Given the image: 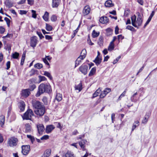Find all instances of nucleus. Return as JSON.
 <instances>
[{
	"label": "nucleus",
	"mask_w": 157,
	"mask_h": 157,
	"mask_svg": "<svg viewBox=\"0 0 157 157\" xmlns=\"http://www.w3.org/2000/svg\"><path fill=\"white\" fill-rule=\"evenodd\" d=\"M34 115L32 110L31 109H29L24 114L22 118L24 120H29L33 121L32 119V117Z\"/></svg>",
	"instance_id": "obj_3"
},
{
	"label": "nucleus",
	"mask_w": 157,
	"mask_h": 157,
	"mask_svg": "<svg viewBox=\"0 0 157 157\" xmlns=\"http://www.w3.org/2000/svg\"><path fill=\"white\" fill-rule=\"evenodd\" d=\"M138 16L136 20V17L135 15L132 16L131 17L132 23V25L136 28H138V27L141 25L142 22V16L139 13H138Z\"/></svg>",
	"instance_id": "obj_2"
},
{
	"label": "nucleus",
	"mask_w": 157,
	"mask_h": 157,
	"mask_svg": "<svg viewBox=\"0 0 157 157\" xmlns=\"http://www.w3.org/2000/svg\"><path fill=\"white\" fill-rule=\"evenodd\" d=\"M32 102V105L33 108L35 109L41 108L44 107V106L42 105V103L39 101L33 100Z\"/></svg>",
	"instance_id": "obj_4"
},
{
	"label": "nucleus",
	"mask_w": 157,
	"mask_h": 157,
	"mask_svg": "<svg viewBox=\"0 0 157 157\" xmlns=\"http://www.w3.org/2000/svg\"><path fill=\"white\" fill-rule=\"evenodd\" d=\"M5 31V29L2 27H0V33H3Z\"/></svg>",
	"instance_id": "obj_59"
},
{
	"label": "nucleus",
	"mask_w": 157,
	"mask_h": 157,
	"mask_svg": "<svg viewBox=\"0 0 157 157\" xmlns=\"http://www.w3.org/2000/svg\"><path fill=\"white\" fill-rule=\"evenodd\" d=\"M86 141L85 140H82L79 142V144L82 149L83 150H85L84 148V144H86Z\"/></svg>",
	"instance_id": "obj_22"
},
{
	"label": "nucleus",
	"mask_w": 157,
	"mask_h": 157,
	"mask_svg": "<svg viewBox=\"0 0 157 157\" xmlns=\"http://www.w3.org/2000/svg\"><path fill=\"white\" fill-rule=\"evenodd\" d=\"M61 0H52V7L53 8H56L58 7Z\"/></svg>",
	"instance_id": "obj_16"
},
{
	"label": "nucleus",
	"mask_w": 157,
	"mask_h": 157,
	"mask_svg": "<svg viewBox=\"0 0 157 157\" xmlns=\"http://www.w3.org/2000/svg\"><path fill=\"white\" fill-rule=\"evenodd\" d=\"M111 90L110 88H107L105 89L102 92L100 95V98H104L108 93L111 91Z\"/></svg>",
	"instance_id": "obj_11"
},
{
	"label": "nucleus",
	"mask_w": 157,
	"mask_h": 157,
	"mask_svg": "<svg viewBox=\"0 0 157 157\" xmlns=\"http://www.w3.org/2000/svg\"><path fill=\"white\" fill-rule=\"evenodd\" d=\"M18 140L17 138L12 137L10 138V147L16 146L17 144Z\"/></svg>",
	"instance_id": "obj_14"
},
{
	"label": "nucleus",
	"mask_w": 157,
	"mask_h": 157,
	"mask_svg": "<svg viewBox=\"0 0 157 157\" xmlns=\"http://www.w3.org/2000/svg\"><path fill=\"white\" fill-rule=\"evenodd\" d=\"M26 0H21L19 2H18L19 4H22L24 3L25 1Z\"/></svg>",
	"instance_id": "obj_64"
},
{
	"label": "nucleus",
	"mask_w": 157,
	"mask_h": 157,
	"mask_svg": "<svg viewBox=\"0 0 157 157\" xmlns=\"http://www.w3.org/2000/svg\"><path fill=\"white\" fill-rule=\"evenodd\" d=\"M36 87V86L34 84L30 85L29 86V89L30 91L33 90Z\"/></svg>",
	"instance_id": "obj_49"
},
{
	"label": "nucleus",
	"mask_w": 157,
	"mask_h": 157,
	"mask_svg": "<svg viewBox=\"0 0 157 157\" xmlns=\"http://www.w3.org/2000/svg\"><path fill=\"white\" fill-rule=\"evenodd\" d=\"M55 128V127L53 125H47L46 128V132L47 133H50Z\"/></svg>",
	"instance_id": "obj_15"
},
{
	"label": "nucleus",
	"mask_w": 157,
	"mask_h": 157,
	"mask_svg": "<svg viewBox=\"0 0 157 157\" xmlns=\"http://www.w3.org/2000/svg\"><path fill=\"white\" fill-rule=\"evenodd\" d=\"M36 33L40 37V39H42L44 37V36H43L42 34L40 32H37Z\"/></svg>",
	"instance_id": "obj_55"
},
{
	"label": "nucleus",
	"mask_w": 157,
	"mask_h": 157,
	"mask_svg": "<svg viewBox=\"0 0 157 157\" xmlns=\"http://www.w3.org/2000/svg\"><path fill=\"white\" fill-rule=\"evenodd\" d=\"M34 67L38 69H40L43 67V65L41 63H37L35 65Z\"/></svg>",
	"instance_id": "obj_40"
},
{
	"label": "nucleus",
	"mask_w": 157,
	"mask_h": 157,
	"mask_svg": "<svg viewBox=\"0 0 157 157\" xmlns=\"http://www.w3.org/2000/svg\"><path fill=\"white\" fill-rule=\"evenodd\" d=\"M57 19V17L55 15H53L51 17V20L53 21H55Z\"/></svg>",
	"instance_id": "obj_57"
},
{
	"label": "nucleus",
	"mask_w": 157,
	"mask_h": 157,
	"mask_svg": "<svg viewBox=\"0 0 157 157\" xmlns=\"http://www.w3.org/2000/svg\"><path fill=\"white\" fill-rule=\"evenodd\" d=\"M27 136L28 138L30 139L32 143H33L35 141L34 137L33 136H32L30 135H27Z\"/></svg>",
	"instance_id": "obj_43"
},
{
	"label": "nucleus",
	"mask_w": 157,
	"mask_h": 157,
	"mask_svg": "<svg viewBox=\"0 0 157 157\" xmlns=\"http://www.w3.org/2000/svg\"><path fill=\"white\" fill-rule=\"evenodd\" d=\"M86 55V51L85 49H83L81 53L80 56H81L82 59H84Z\"/></svg>",
	"instance_id": "obj_27"
},
{
	"label": "nucleus",
	"mask_w": 157,
	"mask_h": 157,
	"mask_svg": "<svg viewBox=\"0 0 157 157\" xmlns=\"http://www.w3.org/2000/svg\"><path fill=\"white\" fill-rule=\"evenodd\" d=\"M108 18L106 17H102L100 19V22L102 24L106 23L108 22Z\"/></svg>",
	"instance_id": "obj_18"
},
{
	"label": "nucleus",
	"mask_w": 157,
	"mask_h": 157,
	"mask_svg": "<svg viewBox=\"0 0 157 157\" xmlns=\"http://www.w3.org/2000/svg\"><path fill=\"white\" fill-rule=\"evenodd\" d=\"M101 59L98 57V56L96 57L94 61V62H95L96 64L98 65L101 63Z\"/></svg>",
	"instance_id": "obj_30"
},
{
	"label": "nucleus",
	"mask_w": 157,
	"mask_h": 157,
	"mask_svg": "<svg viewBox=\"0 0 157 157\" xmlns=\"http://www.w3.org/2000/svg\"><path fill=\"white\" fill-rule=\"evenodd\" d=\"M119 28L118 26H116L115 28V33L117 34L119 33Z\"/></svg>",
	"instance_id": "obj_60"
},
{
	"label": "nucleus",
	"mask_w": 157,
	"mask_h": 157,
	"mask_svg": "<svg viewBox=\"0 0 157 157\" xmlns=\"http://www.w3.org/2000/svg\"><path fill=\"white\" fill-rule=\"evenodd\" d=\"M57 128H59L60 129H62L63 128V126L61 125L59 122H56L55 123Z\"/></svg>",
	"instance_id": "obj_48"
},
{
	"label": "nucleus",
	"mask_w": 157,
	"mask_h": 157,
	"mask_svg": "<svg viewBox=\"0 0 157 157\" xmlns=\"http://www.w3.org/2000/svg\"><path fill=\"white\" fill-rule=\"evenodd\" d=\"M39 79V82H40L42 81L46 80V78L44 76H42L41 75H39L38 76Z\"/></svg>",
	"instance_id": "obj_37"
},
{
	"label": "nucleus",
	"mask_w": 157,
	"mask_h": 157,
	"mask_svg": "<svg viewBox=\"0 0 157 157\" xmlns=\"http://www.w3.org/2000/svg\"><path fill=\"white\" fill-rule=\"evenodd\" d=\"M42 101L45 105H47L48 104L47 98L45 97H43L42 99Z\"/></svg>",
	"instance_id": "obj_46"
},
{
	"label": "nucleus",
	"mask_w": 157,
	"mask_h": 157,
	"mask_svg": "<svg viewBox=\"0 0 157 157\" xmlns=\"http://www.w3.org/2000/svg\"><path fill=\"white\" fill-rule=\"evenodd\" d=\"M127 90H125L123 93L120 95L119 97V98L118 99V100H121V98L123 97H124L125 96L126 93V92Z\"/></svg>",
	"instance_id": "obj_41"
},
{
	"label": "nucleus",
	"mask_w": 157,
	"mask_h": 157,
	"mask_svg": "<svg viewBox=\"0 0 157 157\" xmlns=\"http://www.w3.org/2000/svg\"><path fill=\"white\" fill-rule=\"evenodd\" d=\"M149 117V114H146L142 120V123L144 124H146L147 122Z\"/></svg>",
	"instance_id": "obj_23"
},
{
	"label": "nucleus",
	"mask_w": 157,
	"mask_h": 157,
	"mask_svg": "<svg viewBox=\"0 0 157 157\" xmlns=\"http://www.w3.org/2000/svg\"><path fill=\"white\" fill-rule=\"evenodd\" d=\"M96 68L94 67L92 68L90 71L88 75L89 76H91L94 75L96 72Z\"/></svg>",
	"instance_id": "obj_26"
},
{
	"label": "nucleus",
	"mask_w": 157,
	"mask_h": 157,
	"mask_svg": "<svg viewBox=\"0 0 157 157\" xmlns=\"http://www.w3.org/2000/svg\"><path fill=\"white\" fill-rule=\"evenodd\" d=\"M126 28L132 31H134L135 30V29L132 26L130 25H128Z\"/></svg>",
	"instance_id": "obj_52"
},
{
	"label": "nucleus",
	"mask_w": 157,
	"mask_h": 157,
	"mask_svg": "<svg viewBox=\"0 0 157 157\" xmlns=\"http://www.w3.org/2000/svg\"><path fill=\"white\" fill-rule=\"evenodd\" d=\"M124 37L123 36L121 35H119L118 36V38L119 40V41L120 40H122L123 39H124Z\"/></svg>",
	"instance_id": "obj_62"
},
{
	"label": "nucleus",
	"mask_w": 157,
	"mask_h": 157,
	"mask_svg": "<svg viewBox=\"0 0 157 157\" xmlns=\"http://www.w3.org/2000/svg\"><path fill=\"white\" fill-rule=\"evenodd\" d=\"M43 61L44 62V63L47 65L49 66L50 64L49 63L48 61L47 60V59L46 58H43L42 59Z\"/></svg>",
	"instance_id": "obj_53"
},
{
	"label": "nucleus",
	"mask_w": 157,
	"mask_h": 157,
	"mask_svg": "<svg viewBox=\"0 0 157 157\" xmlns=\"http://www.w3.org/2000/svg\"><path fill=\"white\" fill-rule=\"evenodd\" d=\"M46 29L47 31H51L52 30V27L50 25L47 24H46Z\"/></svg>",
	"instance_id": "obj_39"
},
{
	"label": "nucleus",
	"mask_w": 157,
	"mask_h": 157,
	"mask_svg": "<svg viewBox=\"0 0 157 157\" xmlns=\"http://www.w3.org/2000/svg\"><path fill=\"white\" fill-rule=\"evenodd\" d=\"M38 132L40 134H42L44 130V128L43 125L41 124H38L36 125Z\"/></svg>",
	"instance_id": "obj_10"
},
{
	"label": "nucleus",
	"mask_w": 157,
	"mask_h": 157,
	"mask_svg": "<svg viewBox=\"0 0 157 157\" xmlns=\"http://www.w3.org/2000/svg\"><path fill=\"white\" fill-rule=\"evenodd\" d=\"M25 105L24 102L23 101H20L18 103L19 108L21 112L23 111L25 108Z\"/></svg>",
	"instance_id": "obj_12"
},
{
	"label": "nucleus",
	"mask_w": 157,
	"mask_h": 157,
	"mask_svg": "<svg viewBox=\"0 0 157 157\" xmlns=\"http://www.w3.org/2000/svg\"><path fill=\"white\" fill-rule=\"evenodd\" d=\"M30 40V46L34 48L36 46L37 43V38L36 36L33 37L31 38Z\"/></svg>",
	"instance_id": "obj_9"
},
{
	"label": "nucleus",
	"mask_w": 157,
	"mask_h": 157,
	"mask_svg": "<svg viewBox=\"0 0 157 157\" xmlns=\"http://www.w3.org/2000/svg\"><path fill=\"white\" fill-rule=\"evenodd\" d=\"M115 114L114 113H113L111 115V119L112 121V122L113 123V121L115 119Z\"/></svg>",
	"instance_id": "obj_61"
},
{
	"label": "nucleus",
	"mask_w": 157,
	"mask_h": 157,
	"mask_svg": "<svg viewBox=\"0 0 157 157\" xmlns=\"http://www.w3.org/2000/svg\"><path fill=\"white\" fill-rule=\"evenodd\" d=\"M91 8L89 5L85 6L83 9L82 13L83 16H86L90 12Z\"/></svg>",
	"instance_id": "obj_8"
},
{
	"label": "nucleus",
	"mask_w": 157,
	"mask_h": 157,
	"mask_svg": "<svg viewBox=\"0 0 157 157\" xmlns=\"http://www.w3.org/2000/svg\"><path fill=\"white\" fill-rule=\"evenodd\" d=\"M114 48V45L113 43H110L108 48V50L109 51H112Z\"/></svg>",
	"instance_id": "obj_33"
},
{
	"label": "nucleus",
	"mask_w": 157,
	"mask_h": 157,
	"mask_svg": "<svg viewBox=\"0 0 157 157\" xmlns=\"http://www.w3.org/2000/svg\"><path fill=\"white\" fill-rule=\"evenodd\" d=\"M87 42L90 45H92L94 44L91 42L89 36L88 38Z\"/></svg>",
	"instance_id": "obj_56"
},
{
	"label": "nucleus",
	"mask_w": 157,
	"mask_h": 157,
	"mask_svg": "<svg viewBox=\"0 0 157 157\" xmlns=\"http://www.w3.org/2000/svg\"><path fill=\"white\" fill-rule=\"evenodd\" d=\"M49 136L48 135H45L40 138V140H46L49 138Z\"/></svg>",
	"instance_id": "obj_51"
},
{
	"label": "nucleus",
	"mask_w": 157,
	"mask_h": 157,
	"mask_svg": "<svg viewBox=\"0 0 157 157\" xmlns=\"http://www.w3.org/2000/svg\"><path fill=\"white\" fill-rule=\"evenodd\" d=\"M43 75L46 76L48 77L50 80H52V77L51 74L49 72L46 71L44 72Z\"/></svg>",
	"instance_id": "obj_32"
},
{
	"label": "nucleus",
	"mask_w": 157,
	"mask_h": 157,
	"mask_svg": "<svg viewBox=\"0 0 157 157\" xmlns=\"http://www.w3.org/2000/svg\"><path fill=\"white\" fill-rule=\"evenodd\" d=\"M5 4L7 7L8 8H10V1L9 0H6L5 2Z\"/></svg>",
	"instance_id": "obj_47"
},
{
	"label": "nucleus",
	"mask_w": 157,
	"mask_h": 157,
	"mask_svg": "<svg viewBox=\"0 0 157 157\" xmlns=\"http://www.w3.org/2000/svg\"><path fill=\"white\" fill-rule=\"evenodd\" d=\"M49 13L47 11H46L43 16V18L44 20L46 21H48L49 19Z\"/></svg>",
	"instance_id": "obj_24"
},
{
	"label": "nucleus",
	"mask_w": 157,
	"mask_h": 157,
	"mask_svg": "<svg viewBox=\"0 0 157 157\" xmlns=\"http://www.w3.org/2000/svg\"><path fill=\"white\" fill-rule=\"evenodd\" d=\"M107 35H110L112 34V30L111 28H108L106 29Z\"/></svg>",
	"instance_id": "obj_42"
},
{
	"label": "nucleus",
	"mask_w": 157,
	"mask_h": 157,
	"mask_svg": "<svg viewBox=\"0 0 157 157\" xmlns=\"http://www.w3.org/2000/svg\"><path fill=\"white\" fill-rule=\"evenodd\" d=\"M31 12L32 13V17L34 18H36V12L35 10H31Z\"/></svg>",
	"instance_id": "obj_44"
},
{
	"label": "nucleus",
	"mask_w": 157,
	"mask_h": 157,
	"mask_svg": "<svg viewBox=\"0 0 157 157\" xmlns=\"http://www.w3.org/2000/svg\"><path fill=\"white\" fill-rule=\"evenodd\" d=\"M56 99L58 101H61L62 99V94H57L56 95Z\"/></svg>",
	"instance_id": "obj_34"
},
{
	"label": "nucleus",
	"mask_w": 157,
	"mask_h": 157,
	"mask_svg": "<svg viewBox=\"0 0 157 157\" xmlns=\"http://www.w3.org/2000/svg\"><path fill=\"white\" fill-rule=\"evenodd\" d=\"M5 122V117L2 115L0 116V126L2 127L4 124Z\"/></svg>",
	"instance_id": "obj_25"
},
{
	"label": "nucleus",
	"mask_w": 157,
	"mask_h": 157,
	"mask_svg": "<svg viewBox=\"0 0 157 157\" xmlns=\"http://www.w3.org/2000/svg\"><path fill=\"white\" fill-rule=\"evenodd\" d=\"M25 55L26 53L25 52H24L22 54L21 62V65H23L24 64V63L25 59Z\"/></svg>",
	"instance_id": "obj_36"
},
{
	"label": "nucleus",
	"mask_w": 157,
	"mask_h": 157,
	"mask_svg": "<svg viewBox=\"0 0 157 157\" xmlns=\"http://www.w3.org/2000/svg\"><path fill=\"white\" fill-rule=\"evenodd\" d=\"M19 56V53L15 52L12 54V57L13 59H17Z\"/></svg>",
	"instance_id": "obj_38"
},
{
	"label": "nucleus",
	"mask_w": 157,
	"mask_h": 157,
	"mask_svg": "<svg viewBox=\"0 0 157 157\" xmlns=\"http://www.w3.org/2000/svg\"><path fill=\"white\" fill-rule=\"evenodd\" d=\"M101 91V90L100 88L97 90L93 94V98H94L97 96L100 93Z\"/></svg>",
	"instance_id": "obj_31"
},
{
	"label": "nucleus",
	"mask_w": 157,
	"mask_h": 157,
	"mask_svg": "<svg viewBox=\"0 0 157 157\" xmlns=\"http://www.w3.org/2000/svg\"><path fill=\"white\" fill-rule=\"evenodd\" d=\"M88 67L87 65H82L79 68L80 71L84 75L87 74Z\"/></svg>",
	"instance_id": "obj_7"
},
{
	"label": "nucleus",
	"mask_w": 157,
	"mask_h": 157,
	"mask_svg": "<svg viewBox=\"0 0 157 157\" xmlns=\"http://www.w3.org/2000/svg\"><path fill=\"white\" fill-rule=\"evenodd\" d=\"M30 92L29 89L23 90L21 91V95L25 98L27 97L30 94Z\"/></svg>",
	"instance_id": "obj_13"
},
{
	"label": "nucleus",
	"mask_w": 157,
	"mask_h": 157,
	"mask_svg": "<svg viewBox=\"0 0 157 157\" xmlns=\"http://www.w3.org/2000/svg\"><path fill=\"white\" fill-rule=\"evenodd\" d=\"M137 94V92L136 93L134 94H133L131 98V99L132 101L135 102L136 101V99H134V96L136 95Z\"/></svg>",
	"instance_id": "obj_50"
},
{
	"label": "nucleus",
	"mask_w": 157,
	"mask_h": 157,
	"mask_svg": "<svg viewBox=\"0 0 157 157\" xmlns=\"http://www.w3.org/2000/svg\"><path fill=\"white\" fill-rule=\"evenodd\" d=\"M139 125V122L138 121H136L134 122L132 127V131H133L134 129Z\"/></svg>",
	"instance_id": "obj_28"
},
{
	"label": "nucleus",
	"mask_w": 157,
	"mask_h": 157,
	"mask_svg": "<svg viewBox=\"0 0 157 157\" xmlns=\"http://www.w3.org/2000/svg\"><path fill=\"white\" fill-rule=\"evenodd\" d=\"M34 112L35 114L39 116H43L45 112V107L34 109Z\"/></svg>",
	"instance_id": "obj_5"
},
{
	"label": "nucleus",
	"mask_w": 157,
	"mask_h": 157,
	"mask_svg": "<svg viewBox=\"0 0 157 157\" xmlns=\"http://www.w3.org/2000/svg\"><path fill=\"white\" fill-rule=\"evenodd\" d=\"M52 91L51 86L49 84H41L38 87V91L36 95V97H39L44 92L49 93Z\"/></svg>",
	"instance_id": "obj_1"
},
{
	"label": "nucleus",
	"mask_w": 157,
	"mask_h": 157,
	"mask_svg": "<svg viewBox=\"0 0 157 157\" xmlns=\"http://www.w3.org/2000/svg\"><path fill=\"white\" fill-rule=\"evenodd\" d=\"M30 146L29 145L22 146V153L24 155H27L29 152Z\"/></svg>",
	"instance_id": "obj_6"
},
{
	"label": "nucleus",
	"mask_w": 157,
	"mask_h": 157,
	"mask_svg": "<svg viewBox=\"0 0 157 157\" xmlns=\"http://www.w3.org/2000/svg\"><path fill=\"white\" fill-rule=\"evenodd\" d=\"M75 90H78L79 92L81 91L82 89V84L80 83L78 85L76 86H75Z\"/></svg>",
	"instance_id": "obj_35"
},
{
	"label": "nucleus",
	"mask_w": 157,
	"mask_h": 157,
	"mask_svg": "<svg viewBox=\"0 0 157 157\" xmlns=\"http://www.w3.org/2000/svg\"><path fill=\"white\" fill-rule=\"evenodd\" d=\"M25 131L27 132H30L32 130V128L30 124H26L25 125Z\"/></svg>",
	"instance_id": "obj_21"
},
{
	"label": "nucleus",
	"mask_w": 157,
	"mask_h": 157,
	"mask_svg": "<svg viewBox=\"0 0 157 157\" xmlns=\"http://www.w3.org/2000/svg\"><path fill=\"white\" fill-rule=\"evenodd\" d=\"M4 20L6 22L8 26L9 27L10 26V20L9 19L6 17H5L4 18Z\"/></svg>",
	"instance_id": "obj_54"
},
{
	"label": "nucleus",
	"mask_w": 157,
	"mask_h": 157,
	"mask_svg": "<svg viewBox=\"0 0 157 157\" xmlns=\"http://www.w3.org/2000/svg\"><path fill=\"white\" fill-rule=\"evenodd\" d=\"M27 11L24 10H20V14L21 15L25 14L27 13Z\"/></svg>",
	"instance_id": "obj_58"
},
{
	"label": "nucleus",
	"mask_w": 157,
	"mask_h": 157,
	"mask_svg": "<svg viewBox=\"0 0 157 157\" xmlns=\"http://www.w3.org/2000/svg\"><path fill=\"white\" fill-rule=\"evenodd\" d=\"M45 38L46 39L48 40H50V39H52V37L51 36H48V35H45Z\"/></svg>",
	"instance_id": "obj_63"
},
{
	"label": "nucleus",
	"mask_w": 157,
	"mask_h": 157,
	"mask_svg": "<svg viewBox=\"0 0 157 157\" xmlns=\"http://www.w3.org/2000/svg\"><path fill=\"white\" fill-rule=\"evenodd\" d=\"M105 6L107 7H111L114 6L113 4L112 3V1L111 0L106 1L105 2Z\"/></svg>",
	"instance_id": "obj_19"
},
{
	"label": "nucleus",
	"mask_w": 157,
	"mask_h": 157,
	"mask_svg": "<svg viewBox=\"0 0 157 157\" xmlns=\"http://www.w3.org/2000/svg\"><path fill=\"white\" fill-rule=\"evenodd\" d=\"M51 152V150L47 149L44 152L41 157H48L50 155Z\"/></svg>",
	"instance_id": "obj_17"
},
{
	"label": "nucleus",
	"mask_w": 157,
	"mask_h": 157,
	"mask_svg": "<svg viewBox=\"0 0 157 157\" xmlns=\"http://www.w3.org/2000/svg\"><path fill=\"white\" fill-rule=\"evenodd\" d=\"M99 35V33L96 32L95 30H94L92 33V36L94 38L98 36Z\"/></svg>",
	"instance_id": "obj_45"
},
{
	"label": "nucleus",
	"mask_w": 157,
	"mask_h": 157,
	"mask_svg": "<svg viewBox=\"0 0 157 157\" xmlns=\"http://www.w3.org/2000/svg\"><path fill=\"white\" fill-rule=\"evenodd\" d=\"M65 157H75L74 154L71 151H68L65 155Z\"/></svg>",
	"instance_id": "obj_29"
},
{
	"label": "nucleus",
	"mask_w": 157,
	"mask_h": 157,
	"mask_svg": "<svg viewBox=\"0 0 157 157\" xmlns=\"http://www.w3.org/2000/svg\"><path fill=\"white\" fill-rule=\"evenodd\" d=\"M81 56H79L78 57L75 61V67L78 66L79 64L84 59H82Z\"/></svg>",
	"instance_id": "obj_20"
}]
</instances>
